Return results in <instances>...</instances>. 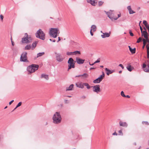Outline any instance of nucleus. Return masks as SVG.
Returning <instances> with one entry per match:
<instances>
[{"instance_id": "nucleus-58", "label": "nucleus", "mask_w": 149, "mask_h": 149, "mask_svg": "<svg viewBox=\"0 0 149 149\" xmlns=\"http://www.w3.org/2000/svg\"><path fill=\"white\" fill-rule=\"evenodd\" d=\"M60 40H61L60 38L59 37H58V40L57 41V42H58Z\"/></svg>"}, {"instance_id": "nucleus-40", "label": "nucleus", "mask_w": 149, "mask_h": 149, "mask_svg": "<svg viewBox=\"0 0 149 149\" xmlns=\"http://www.w3.org/2000/svg\"><path fill=\"white\" fill-rule=\"evenodd\" d=\"M143 49L144 48V47L146 45V40H145V39H143Z\"/></svg>"}, {"instance_id": "nucleus-12", "label": "nucleus", "mask_w": 149, "mask_h": 149, "mask_svg": "<svg viewBox=\"0 0 149 149\" xmlns=\"http://www.w3.org/2000/svg\"><path fill=\"white\" fill-rule=\"evenodd\" d=\"M76 62L78 64H83L85 61L84 59H82L79 57L76 58Z\"/></svg>"}, {"instance_id": "nucleus-13", "label": "nucleus", "mask_w": 149, "mask_h": 149, "mask_svg": "<svg viewBox=\"0 0 149 149\" xmlns=\"http://www.w3.org/2000/svg\"><path fill=\"white\" fill-rule=\"evenodd\" d=\"M105 70L107 74L109 75L110 74L112 73L115 72L114 70H110L107 68H105Z\"/></svg>"}, {"instance_id": "nucleus-22", "label": "nucleus", "mask_w": 149, "mask_h": 149, "mask_svg": "<svg viewBox=\"0 0 149 149\" xmlns=\"http://www.w3.org/2000/svg\"><path fill=\"white\" fill-rule=\"evenodd\" d=\"M127 69L130 72H131L133 69L134 68L132 67V66L130 65H128L126 67Z\"/></svg>"}, {"instance_id": "nucleus-21", "label": "nucleus", "mask_w": 149, "mask_h": 149, "mask_svg": "<svg viewBox=\"0 0 149 149\" xmlns=\"http://www.w3.org/2000/svg\"><path fill=\"white\" fill-rule=\"evenodd\" d=\"M128 47L129 48V50L132 54H134L135 53L136 49L135 48H134L132 49L130 46H128Z\"/></svg>"}, {"instance_id": "nucleus-48", "label": "nucleus", "mask_w": 149, "mask_h": 149, "mask_svg": "<svg viewBox=\"0 0 149 149\" xmlns=\"http://www.w3.org/2000/svg\"><path fill=\"white\" fill-rule=\"evenodd\" d=\"M119 66H120V67H121V68L123 69L124 68V66H123V65L122 64H119V65H118Z\"/></svg>"}, {"instance_id": "nucleus-51", "label": "nucleus", "mask_w": 149, "mask_h": 149, "mask_svg": "<svg viewBox=\"0 0 149 149\" xmlns=\"http://www.w3.org/2000/svg\"><path fill=\"white\" fill-rule=\"evenodd\" d=\"M147 50H149V44H148L146 46Z\"/></svg>"}, {"instance_id": "nucleus-57", "label": "nucleus", "mask_w": 149, "mask_h": 149, "mask_svg": "<svg viewBox=\"0 0 149 149\" xmlns=\"http://www.w3.org/2000/svg\"><path fill=\"white\" fill-rule=\"evenodd\" d=\"M95 64H94V63H93L92 64H91L90 62H89V64L90 65H93Z\"/></svg>"}, {"instance_id": "nucleus-34", "label": "nucleus", "mask_w": 149, "mask_h": 149, "mask_svg": "<svg viewBox=\"0 0 149 149\" xmlns=\"http://www.w3.org/2000/svg\"><path fill=\"white\" fill-rule=\"evenodd\" d=\"M143 23L146 27L149 25V24L148 23L147 21L146 20H143Z\"/></svg>"}, {"instance_id": "nucleus-63", "label": "nucleus", "mask_w": 149, "mask_h": 149, "mask_svg": "<svg viewBox=\"0 0 149 149\" xmlns=\"http://www.w3.org/2000/svg\"><path fill=\"white\" fill-rule=\"evenodd\" d=\"M146 41L147 42H149V40L148 38V39H146Z\"/></svg>"}, {"instance_id": "nucleus-56", "label": "nucleus", "mask_w": 149, "mask_h": 149, "mask_svg": "<svg viewBox=\"0 0 149 149\" xmlns=\"http://www.w3.org/2000/svg\"><path fill=\"white\" fill-rule=\"evenodd\" d=\"M125 97L130 98V96L129 95H125Z\"/></svg>"}, {"instance_id": "nucleus-45", "label": "nucleus", "mask_w": 149, "mask_h": 149, "mask_svg": "<svg viewBox=\"0 0 149 149\" xmlns=\"http://www.w3.org/2000/svg\"><path fill=\"white\" fill-rule=\"evenodd\" d=\"M142 123L143 124H144V123H145L146 125H149V123L147 121H143L142 122Z\"/></svg>"}, {"instance_id": "nucleus-38", "label": "nucleus", "mask_w": 149, "mask_h": 149, "mask_svg": "<svg viewBox=\"0 0 149 149\" xmlns=\"http://www.w3.org/2000/svg\"><path fill=\"white\" fill-rule=\"evenodd\" d=\"M22 104V102H19L17 105L16 106V108H17L20 106H21Z\"/></svg>"}, {"instance_id": "nucleus-11", "label": "nucleus", "mask_w": 149, "mask_h": 149, "mask_svg": "<svg viewBox=\"0 0 149 149\" xmlns=\"http://www.w3.org/2000/svg\"><path fill=\"white\" fill-rule=\"evenodd\" d=\"M141 69L143 70L145 72H148L146 70H149V65L148 64L147 65L145 63H143L141 68Z\"/></svg>"}, {"instance_id": "nucleus-19", "label": "nucleus", "mask_w": 149, "mask_h": 149, "mask_svg": "<svg viewBox=\"0 0 149 149\" xmlns=\"http://www.w3.org/2000/svg\"><path fill=\"white\" fill-rule=\"evenodd\" d=\"M127 9L128 10L129 13L130 14H132L135 13V12L132 10L130 6H128L127 7Z\"/></svg>"}, {"instance_id": "nucleus-37", "label": "nucleus", "mask_w": 149, "mask_h": 149, "mask_svg": "<svg viewBox=\"0 0 149 149\" xmlns=\"http://www.w3.org/2000/svg\"><path fill=\"white\" fill-rule=\"evenodd\" d=\"M118 17H115L114 18L113 17V20H117L118 18L120 17L121 16V15L120 14H118Z\"/></svg>"}, {"instance_id": "nucleus-2", "label": "nucleus", "mask_w": 149, "mask_h": 149, "mask_svg": "<svg viewBox=\"0 0 149 149\" xmlns=\"http://www.w3.org/2000/svg\"><path fill=\"white\" fill-rule=\"evenodd\" d=\"M36 36L37 38L42 40H44L45 39V34L40 29L37 31Z\"/></svg>"}, {"instance_id": "nucleus-7", "label": "nucleus", "mask_w": 149, "mask_h": 149, "mask_svg": "<svg viewBox=\"0 0 149 149\" xmlns=\"http://www.w3.org/2000/svg\"><path fill=\"white\" fill-rule=\"evenodd\" d=\"M104 77V73L103 72H102V74L100 75L97 79L94 80L93 81V83L95 84L100 83Z\"/></svg>"}, {"instance_id": "nucleus-17", "label": "nucleus", "mask_w": 149, "mask_h": 149, "mask_svg": "<svg viewBox=\"0 0 149 149\" xmlns=\"http://www.w3.org/2000/svg\"><path fill=\"white\" fill-rule=\"evenodd\" d=\"M87 2L88 3L91 4L92 6H95L97 3V2H95L94 0H87Z\"/></svg>"}, {"instance_id": "nucleus-54", "label": "nucleus", "mask_w": 149, "mask_h": 149, "mask_svg": "<svg viewBox=\"0 0 149 149\" xmlns=\"http://www.w3.org/2000/svg\"><path fill=\"white\" fill-rule=\"evenodd\" d=\"M14 100H11V101H10V102H9V104L10 105L14 102Z\"/></svg>"}, {"instance_id": "nucleus-47", "label": "nucleus", "mask_w": 149, "mask_h": 149, "mask_svg": "<svg viewBox=\"0 0 149 149\" xmlns=\"http://www.w3.org/2000/svg\"><path fill=\"white\" fill-rule=\"evenodd\" d=\"M147 57L149 58V50H147Z\"/></svg>"}, {"instance_id": "nucleus-33", "label": "nucleus", "mask_w": 149, "mask_h": 149, "mask_svg": "<svg viewBox=\"0 0 149 149\" xmlns=\"http://www.w3.org/2000/svg\"><path fill=\"white\" fill-rule=\"evenodd\" d=\"M81 77L84 76V77L85 78H87L88 76V74L86 73H84V74H81Z\"/></svg>"}, {"instance_id": "nucleus-49", "label": "nucleus", "mask_w": 149, "mask_h": 149, "mask_svg": "<svg viewBox=\"0 0 149 149\" xmlns=\"http://www.w3.org/2000/svg\"><path fill=\"white\" fill-rule=\"evenodd\" d=\"M3 16L2 15H0V18L1 19V20H3Z\"/></svg>"}, {"instance_id": "nucleus-14", "label": "nucleus", "mask_w": 149, "mask_h": 149, "mask_svg": "<svg viewBox=\"0 0 149 149\" xmlns=\"http://www.w3.org/2000/svg\"><path fill=\"white\" fill-rule=\"evenodd\" d=\"M111 34V31H109V33H103V34L101 35L102 38H104L106 37H109L110 36Z\"/></svg>"}, {"instance_id": "nucleus-64", "label": "nucleus", "mask_w": 149, "mask_h": 149, "mask_svg": "<svg viewBox=\"0 0 149 149\" xmlns=\"http://www.w3.org/2000/svg\"><path fill=\"white\" fill-rule=\"evenodd\" d=\"M17 108H16V107H15L14 109L12 111V112L15 109H16Z\"/></svg>"}, {"instance_id": "nucleus-61", "label": "nucleus", "mask_w": 149, "mask_h": 149, "mask_svg": "<svg viewBox=\"0 0 149 149\" xmlns=\"http://www.w3.org/2000/svg\"><path fill=\"white\" fill-rule=\"evenodd\" d=\"M81 77V75H76L75 76V77Z\"/></svg>"}, {"instance_id": "nucleus-36", "label": "nucleus", "mask_w": 149, "mask_h": 149, "mask_svg": "<svg viewBox=\"0 0 149 149\" xmlns=\"http://www.w3.org/2000/svg\"><path fill=\"white\" fill-rule=\"evenodd\" d=\"M104 3V2L102 1H99L98 2V5L99 6H101Z\"/></svg>"}, {"instance_id": "nucleus-46", "label": "nucleus", "mask_w": 149, "mask_h": 149, "mask_svg": "<svg viewBox=\"0 0 149 149\" xmlns=\"http://www.w3.org/2000/svg\"><path fill=\"white\" fill-rule=\"evenodd\" d=\"M100 59H98L94 63V64H95L97 63H98L100 62Z\"/></svg>"}, {"instance_id": "nucleus-4", "label": "nucleus", "mask_w": 149, "mask_h": 149, "mask_svg": "<svg viewBox=\"0 0 149 149\" xmlns=\"http://www.w3.org/2000/svg\"><path fill=\"white\" fill-rule=\"evenodd\" d=\"M76 61H74L72 58H69L68 63V71L71 69L72 68H74L75 66V63Z\"/></svg>"}, {"instance_id": "nucleus-25", "label": "nucleus", "mask_w": 149, "mask_h": 149, "mask_svg": "<svg viewBox=\"0 0 149 149\" xmlns=\"http://www.w3.org/2000/svg\"><path fill=\"white\" fill-rule=\"evenodd\" d=\"M97 29V28L96 26L95 25H93L91 27V29L90 30L93 31V32L95 31Z\"/></svg>"}, {"instance_id": "nucleus-23", "label": "nucleus", "mask_w": 149, "mask_h": 149, "mask_svg": "<svg viewBox=\"0 0 149 149\" xmlns=\"http://www.w3.org/2000/svg\"><path fill=\"white\" fill-rule=\"evenodd\" d=\"M13 55L16 56L18 53V49L17 48H14L13 49Z\"/></svg>"}, {"instance_id": "nucleus-27", "label": "nucleus", "mask_w": 149, "mask_h": 149, "mask_svg": "<svg viewBox=\"0 0 149 149\" xmlns=\"http://www.w3.org/2000/svg\"><path fill=\"white\" fill-rule=\"evenodd\" d=\"M41 77L43 78L44 77L45 79L47 80H48L49 79L48 78V75H46L44 74H42L41 75Z\"/></svg>"}, {"instance_id": "nucleus-60", "label": "nucleus", "mask_w": 149, "mask_h": 149, "mask_svg": "<svg viewBox=\"0 0 149 149\" xmlns=\"http://www.w3.org/2000/svg\"><path fill=\"white\" fill-rule=\"evenodd\" d=\"M81 77V75H76L75 76V77Z\"/></svg>"}, {"instance_id": "nucleus-18", "label": "nucleus", "mask_w": 149, "mask_h": 149, "mask_svg": "<svg viewBox=\"0 0 149 149\" xmlns=\"http://www.w3.org/2000/svg\"><path fill=\"white\" fill-rule=\"evenodd\" d=\"M120 125L121 126L127 127L128 126L127 124L125 122H123L120 121L119 123Z\"/></svg>"}, {"instance_id": "nucleus-9", "label": "nucleus", "mask_w": 149, "mask_h": 149, "mask_svg": "<svg viewBox=\"0 0 149 149\" xmlns=\"http://www.w3.org/2000/svg\"><path fill=\"white\" fill-rule=\"evenodd\" d=\"M91 87L93 88V91L94 92L98 93L101 91L100 85H97L94 86H91Z\"/></svg>"}, {"instance_id": "nucleus-5", "label": "nucleus", "mask_w": 149, "mask_h": 149, "mask_svg": "<svg viewBox=\"0 0 149 149\" xmlns=\"http://www.w3.org/2000/svg\"><path fill=\"white\" fill-rule=\"evenodd\" d=\"M27 53L26 52H23L22 53L20 58L21 61L24 62H29V61L27 60Z\"/></svg>"}, {"instance_id": "nucleus-28", "label": "nucleus", "mask_w": 149, "mask_h": 149, "mask_svg": "<svg viewBox=\"0 0 149 149\" xmlns=\"http://www.w3.org/2000/svg\"><path fill=\"white\" fill-rule=\"evenodd\" d=\"M38 43V41H35L32 44L31 46L32 48L34 49L36 47V45Z\"/></svg>"}, {"instance_id": "nucleus-20", "label": "nucleus", "mask_w": 149, "mask_h": 149, "mask_svg": "<svg viewBox=\"0 0 149 149\" xmlns=\"http://www.w3.org/2000/svg\"><path fill=\"white\" fill-rule=\"evenodd\" d=\"M30 66L31 68H33L35 71L38 70L39 67V65H38L35 64H32L30 65Z\"/></svg>"}, {"instance_id": "nucleus-26", "label": "nucleus", "mask_w": 149, "mask_h": 149, "mask_svg": "<svg viewBox=\"0 0 149 149\" xmlns=\"http://www.w3.org/2000/svg\"><path fill=\"white\" fill-rule=\"evenodd\" d=\"M76 85L77 87H78L79 88H84V83L83 84L80 83L79 85L77 84H76Z\"/></svg>"}, {"instance_id": "nucleus-53", "label": "nucleus", "mask_w": 149, "mask_h": 149, "mask_svg": "<svg viewBox=\"0 0 149 149\" xmlns=\"http://www.w3.org/2000/svg\"><path fill=\"white\" fill-rule=\"evenodd\" d=\"M90 34H91V36H93V33L92 32V31H91V30H90Z\"/></svg>"}, {"instance_id": "nucleus-24", "label": "nucleus", "mask_w": 149, "mask_h": 149, "mask_svg": "<svg viewBox=\"0 0 149 149\" xmlns=\"http://www.w3.org/2000/svg\"><path fill=\"white\" fill-rule=\"evenodd\" d=\"M74 86V85L72 84L70 85L69 87H67L66 89V91H72L73 90V88Z\"/></svg>"}, {"instance_id": "nucleus-6", "label": "nucleus", "mask_w": 149, "mask_h": 149, "mask_svg": "<svg viewBox=\"0 0 149 149\" xmlns=\"http://www.w3.org/2000/svg\"><path fill=\"white\" fill-rule=\"evenodd\" d=\"M24 35V37L22 38V42L26 43L30 42V41H31L32 40L31 36H29L27 33H25Z\"/></svg>"}, {"instance_id": "nucleus-32", "label": "nucleus", "mask_w": 149, "mask_h": 149, "mask_svg": "<svg viewBox=\"0 0 149 149\" xmlns=\"http://www.w3.org/2000/svg\"><path fill=\"white\" fill-rule=\"evenodd\" d=\"M74 55H76L77 54H80L81 52L80 51H76L73 52Z\"/></svg>"}, {"instance_id": "nucleus-3", "label": "nucleus", "mask_w": 149, "mask_h": 149, "mask_svg": "<svg viewBox=\"0 0 149 149\" xmlns=\"http://www.w3.org/2000/svg\"><path fill=\"white\" fill-rule=\"evenodd\" d=\"M58 31L59 29L57 28H52L49 31V35L53 38H56Z\"/></svg>"}, {"instance_id": "nucleus-1", "label": "nucleus", "mask_w": 149, "mask_h": 149, "mask_svg": "<svg viewBox=\"0 0 149 149\" xmlns=\"http://www.w3.org/2000/svg\"><path fill=\"white\" fill-rule=\"evenodd\" d=\"M52 119L54 123L58 124L61 122L62 118L60 113L58 112H56L54 115Z\"/></svg>"}, {"instance_id": "nucleus-43", "label": "nucleus", "mask_w": 149, "mask_h": 149, "mask_svg": "<svg viewBox=\"0 0 149 149\" xmlns=\"http://www.w3.org/2000/svg\"><path fill=\"white\" fill-rule=\"evenodd\" d=\"M129 33L130 34V36H134V34L132 32V31L131 30H129Z\"/></svg>"}, {"instance_id": "nucleus-39", "label": "nucleus", "mask_w": 149, "mask_h": 149, "mask_svg": "<svg viewBox=\"0 0 149 149\" xmlns=\"http://www.w3.org/2000/svg\"><path fill=\"white\" fill-rule=\"evenodd\" d=\"M121 95L123 97H125V95L123 91H121Z\"/></svg>"}, {"instance_id": "nucleus-15", "label": "nucleus", "mask_w": 149, "mask_h": 149, "mask_svg": "<svg viewBox=\"0 0 149 149\" xmlns=\"http://www.w3.org/2000/svg\"><path fill=\"white\" fill-rule=\"evenodd\" d=\"M27 70L29 72V74L35 72V70H34L33 68H31L30 65L27 67Z\"/></svg>"}, {"instance_id": "nucleus-10", "label": "nucleus", "mask_w": 149, "mask_h": 149, "mask_svg": "<svg viewBox=\"0 0 149 149\" xmlns=\"http://www.w3.org/2000/svg\"><path fill=\"white\" fill-rule=\"evenodd\" d=\"M110 12L106 11H104V12L107 15L108 17L112 21L113 20V16L112 15V12L113 11L110 10Z\"/></svg>"}, {"instance_id": "nucleus-29", "label": "nucleus", "mask_w": 149, "mask_h": 149, "mask_svg": "<svg viewBox=\"0 0 149 149\" xmlns=\"http://www.w3.org/2000/svg\"><path fill=\"white\" fill-rule=\"evenodd\" d=\"M31 48V46L30 45H27L25 47L24 49L25 50H30Z\"/></svg>"}, {"instance_id": "nucleus-42", "label": "nucleus", "mask_w": 149, "mask_h": 149, "mask_svg": "<svg viewBox=\"0 0 149 149\" xmlns=\"http://www.w3.org/2000/svg\"><path fill=\"white\" fill-rule=\"evenodd\" d=\"M142 38L141 37H139L137 40L136 42L139 43L141 41Z\"/></svg>"}, {"instance_id": "nucleus-16", "label": "nucleus", "mask_w": 149, "mask_h": 149, "mask_svg": "<svg viewBox=\"0 0 149 149\" xmlns=\"http://www.w3.org/2000/svg\"><path fill=\"white\" fill-rule=\"evenodd\" d=\"M142 35L146 39H148V34L146 31H143L142 33H141Z\"/></svg>"}, {"instance_id": "nucleus-41", "label": "nucleus", "mask_w": 149, "mask_h": 149, "mask_svg": "<svg viewBox=\"0 0 149 149\" xmlns=\"http://www.w3.org/2000/svg\"><path fill=\"white\" fill-rule=\"evenodd\" d=\"M141 22V21H140V22H139V26L140 28V29L141 30V33H142V32H143V28H142V27L140 25V23Z\"/></svg>"}, {"instance_id": "nucleus-62", "label": "nucleus", "mask_w": 149, "mask_h": 149, "mask_svg": "<svg viewBox=\"0 0 149 149\" xmlns=\"http://www.w3.org/2000/svg\"><path fill=\"white\" fill-rule=\"evenodd\" d=\"M83 99H84L86 98V96H83L81 97Z\"/></svg>"}, {"instance_id": "nucleus-31", "label": "nucleus", "mask_w": 149, "mask_h": 149, "mask_svg": "<svg viewBox=\"0 0 149 149\" xmlns=\"http://www.w3.org/2000/svg\"><path fill=\"white\" fill-rule=\"evenodd\" d=\"M84 86H86L87 89H89L90 88L91 86H89L88 83H84Z\"/></svg>"}, {"instance_id": "nucleus-50", "label": "nucleus", "mask_w": 149, "mask_h": 149, "mask_svg": "<svg viewBox=\"0 0 149 149\" xmlns=\"http://www.w3.org/2000/svg\"><path fill=\"white\" fill-rule=\"evenodd\" d=\"M11 40L12 42V45L13 46L14 45V43L13 42V41L12 40V37H11Z\"/></svg>"}, {"instance_id": "nucleus-35", "label": "nucleus", "mask_w": 149, "mask_h": 149, "mask_svg": "<svg viewBox=\"0 0 149 149\" xmlns=\"http://www.w3.org/2000/svg\"><path fill=\"white\" fill-rule=\"evenodd\" d=\"M66 54L68 56L74 55L73 52H67Z\"/></svg>"}, {"instance_id": "nucleus-55", "label": "nucleus", "mask_w": 149, "mask_h": 149, "mask_svg": "<svg viewBox=\"0 0 149 149\" xmlns=\"http://www.w3.org/2000/svg\"><path fill=\"white\" fill-rule=\"evenodd\" d=\"M113 135H117V134L116 132H114L113 133Z\"/></svg>"}, {"instance_id": "nucleus-59", "label": "nucleus", "mask_w": 149, "mask_h": 149, "mask_svg": "<svg viewBox=\"0 0 149 149\" xmlns=\"http://www.w3.org/2000/svg\"><path fill=\"white\" fill-rule=\"evenodd\" d=\"M95 69V68H90V70H92V69Z\"/></svg>"}, {"instance_id": "nucleus-30", "label": "nucleus", "mask_w": 149, "mask_h": 149, "mask_svg": "<svg viewBox=\"0 0 149 149\" xmlns=\"http://www.w3.org/2000/svg\"><path fill=\"white\" fill-rule=\"evenodd\" d=\"M45 54V52H40L37 54V57L38 58L39 57Z\"/></svg>"}, {"instance_id": "nucleus-8", "label": "nucleus", "mask_w": 149, "mask_h": 149, "mask_svg": "<svg viewBox=\"0 0 149 149\" xmlns=\"http://www.w3.org/2000/svg\"><path fill=\"white\" fill-rule=\"evenodd\" d=\"M55 54L56 55V58L57 61L60 62L63 61L64 58L60 53H57L55 52Z\"/></svg>"}, {"instance_id": "nucleus-52", "label": "nucleus", "mask_w": 149, "mask_h": 149, "mask_svg": "<svg viewBox=\"0 0 149 149\" xmlns=\"http://www.w3.org/2000/svg\"><path fill=\"white\" fill-rule=\"evenodd\" d=\"M49 40L51 41H52L53 42H56V40H52L51 39H49Z\"/></svg>"}, {"instance_id": "nucleus-44", "label": "nucleus", "mask_w": 149, "mask_h": 149, "mask_svg": "<svg viewBox=\"0 0 149 149\" xmlns=\"http://www.w3.org/2000/svg\"><path fill=\"white\" fill-rule=\"evenodd\" d=\"M118 132L119 133V135L122 136L123 135V133L122 131L120 130L118 131Z\"/></svg>"}]
</instances>
